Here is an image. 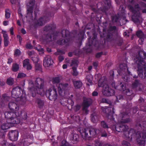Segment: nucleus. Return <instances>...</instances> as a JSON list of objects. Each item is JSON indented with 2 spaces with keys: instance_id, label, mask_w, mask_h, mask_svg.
Wrapping results in <instances>:
<instances>
[{
  "instance_id": "6ab92c4d",
  "label": "nucleus",
  "mask_w": 146,
  "mask_h": 146,
  "mask_svg": "<svg viewBox=\"0 0 146 146\" xmlns=\"http://www.w3.org/2000/svg\"><path fill=\"white\" fill-rule=\"evenodd\" d=\"M137 36L139 38L138 40L139 43L141 45L143 44L144 40V38H145V36L144 34L141 30L137 31L136 33Z\"/></svg>"
},
{
  "instance_id": "72a5a7b5",
  "label": "nucleus",
  "mask_w": 146,
  "mask_h": 146,
  "mask_svg": "<svg viewBox=\"0 0 146 146\" xmlns=\"http://www.w3.org/2000/svg\"><path fill=\"white\" fill-rule=\"evenodd\" d=\"M79 138V136L77 134H72L70 139L72 141H77L78 140Z\"/></svg>"
},
{
  "instance_id": "9b49d317",
  "label": "nucleus",
  "mask_w": 146,
  "mask_h": 146,
  "mask_svg": "<svg viewBox=\"0 0 146 146\" xmlns=\"http://www.w3.org/2000/svg\"><path fill=\"white\" fill-rule=\"evenodd\" d=\"M107 78L106 76L102 77L98 82V86L99 87H102L103 90L102 91H110L111 89L109 87L108 85L106 84Z\"/></svg>"
},
{
  "instance_id": "dca6fc26",
  "label": "nucleus",
  "mask_w": 146,
  "mask_h": 146,
  "mask_svg": "<svg viewBox=\"0 0 146 146\" xmlns=\"http://www.w3.org/2000/svg\"><path fill=\"white\" fill-rule=\"evenodd\" d=\"M53 63V61L50 56L48 55L44 57L43 63L44 66L48 67L52 65Z\"/></svg>"
},
{
  "instance_id": "f257e3e1",
  "label": "nucleus",
  "mask_w": 146,
  "mask_h": 146,
  "mask_svg": "<svg viewBox=\"0 0 146 146\" xmlns=\"http://www.w3.org/2000/svg\"><path fill=\"white\" fill-rule=\"evenodd\" d=\"M135 63L137 65L139 76L146 79V53L142 51L139 52L136 56Z\"/></svg>"
},
{
  "instance_id": "aec40b11",
  "label": "nucleus",
  "mask_w": 146,
  "mask_h": 146,
  "mask_svg": "<svg viewBox=\"0 0 146 146\" xmlns=\"http://www.w3.org/2000/svg\"><path fill=\"white\" fill-rule=\"evenodd\" d=\"M104 3L105 4V5L103 6L102 9V11L104 13H105V14L107 15L106 11H108L110 8L111 6V1L110 0H103Z\"/></svg>"
},
{
  "instance_id": "bf43d9fd",
  "label": "nucleus",
  "mask_w": 146,
  "mask_h": 146,
  "mask_svg": "<svg viewBox=\"0 0 146 146\" xmlns=\"http://www.w3.org/2000/svg\"><path fill=\"white\" fill-rule=\"evenodd\" d=\"M116 29V27L115 26H110L109 27V30L111 31L115 30Z\"/></svg>"
},
{
  "instance_id": "680f3d73",
  "label": "nucleus",
  "mask_w": 146,
  "mask_h": 146,
  "mask_svg": "<svg viewBox=\"0 0 146 146\" xmlns=\"http://www.w3.org/2000/svg\"><path fill=\"white\" fill-rule=\"evenodd\" d=\"M13 59L11 57H9L8 59V61L7 62V64L10 65L13 62Z\"/></svg>"
},
{
  "instance_id": "4be33fe9",
  "label": "nucleus",
  "mask_w": 146,
  "mask_h": 146,
  "mask_svg": "<svg viewBox=\"0 0 146 146\" xmlns=\"http://www.w3.org/2000/svg\"><path fill=\"white\" fill-rule=\"evenodd\" d=\"M84 38V33L82 31L79 32L76 36H74V39H75L77 40V42L80 44H81L82 40Z\"/></svg>"
},
{
  "instance_id": "c756f323",
  "label": "nucleus",
  "mask_w": 146,
  "mask_h": 146,
  "mask_svg": "<svg viewBox=\"0 0 146 146\" xmlns=\"http://www.w3.org/2000/svg\"><path fill=\"white\" fill-rule=\"evenodd\" d=\"M2 102L5 103L10 100V97L7 96L6 94H3L1 98Z\"/></svg>"
},
{
  "instance_id": "f3484780",
  "label": "nucleus",
  "mask_w": 146,
  "mask_h": 146,
  "mask_svg": "<svg viewBox=\"0 0 146 146\" xmlns=\"http://www.w3.org/2000/svg\"><path fill=\"white\" fill-rule=\"evenodd\" d=\"M45 94L50 100L55 101L57 98L56 92H46Z\"/></svg>"
},
{
  "instance_id": "412c9836",
  "label": "nucleus",
  "mask_w": 146,
  "mask_h": 146,
  "mask_svg": "<svg viewBox=\"0 0 146 146\" xmlns=\"http://www.w3.org/2000/svg\"><path fill=\"white\" fill-rule=\"evenodd\" d=\"M69 88V85L67 83H60L58 87V91H67Z\"/></svg>"
},
{
  "instance_id": "58836bf2",
  "label": "nucleus",
  "mask_w": 146,
  "mask_h": 146,
  "mask_svg": "<svg viewBox=\"0 0 146 146\" xmlns=\"http://www.w3.org/2000/svg\"><path fill=\"white\" fill-rule=\"evenodd\" d=\"M60 81V79L59 76L54 77L52 79V82L53 84H58Z\"/></svg>"
},
{
  "instance_id": "49530a36",
  "label": "nucleus",
  "mask_w": 146,
  "mask_h": 146,
  "mask_svg": "<svg viewBox=\"0 0 146 146\" xmlns=\"http://www.w3.org/2000/svg\"><path fill=\"white\" fill-rule=\"evenodd\" d=\"M111 108L110 107H108L104 109L103 110V112L106 113L107 115H109L110 113V111L111 110Z\"/></svg>"
},
{
  "instance_id": "4d7b16f0",
  "label": "nucleus",
  "mask_w": 146,
  "mask_h": 146,
  "mask_svg": "<svg viewBox=\"0 0 146 146\" xmlns=\"http://www.w3.org/2000/svg\"><path fill=\"white\" fill-rule=\"evenodd\" d=\"M103 53L102 52L97 53L96 54V57L97 58H100L103 54Z\"/></svg>"
},
{
  "instance_id": "ddd939ff",
  "label": "nucleus",
  "mask_w": 146,
  "mask_h": 146,
  "mask_svg": "<svg viewBox=\"0 0 146 146\" xmlns=\"http://www.w3.org/2000/svg\"><path fill=\"white\" fill-rule=\"evenodd\" d=\"M49 19L48 17L45 16L41 17L38 20L35 21L34 25L35 26H42L43 25L44 23L48 22Z\"/></svg>"
},
{
  "instance_id": "0eeeda50",
  "label": "nucleus",
  "mask_w": 146,
  "mask_h": 146,
  "mask_svg": "<svg viewBox=\"0 0 146 146\" xmlns=\"http://www.w3.org/2000/svg\"><path fill=\"white\" fill-rule=\"evenodd\" d=\"M56 28V26L54 24H50L46 25L44 29V31L48 33L47 35L48 38L52 40L54 39L56 37L58 36L60 34V32L58 31H55Z\"/></svg>"
},
{
  "instance_id": "423d86ee",
  "label": "nucleus",
  "mask_w": 146,
  "mask_h": 146,
  "mask_svg": "<svg viewBox=\"0 0 146 146\" xmlns=\"http://www.w3.org/2000/svg\"><path fill=\"white\" fill-rule=\"evenodd\" d=\"M29 84L32 85V86L29 88V90L30 91H36L35 90L34 86H35V88L37 90H41L43 91L45 85V82L43 78L39 77H36L35 78L34 83L33 80H31L29 82Z\"/></svg>"
},
{
  "instance_id": "a19ab883",
  "label": "nucleus",
  "mask_w": 146,
  "mask_h": 146,
  "mask_svg": "<svg viewBox=\"0 0 146 146\" xmlns=\"http://www.w3.org/2000/svg\"><path fill=\"white\" fill-rule=\"evenodd\" d=\"M102 93L106 96H113L115 94V92H103Z\"/></svg>"
},
{
  "instance_id": "f704fd0d",
  "label": "nucleus",
  "mask_w": 146,
  "mask_h": 146,
  "mask_svg": "<svg viewBox=\"0 0 146 146\" xmlns=\"http://www.w3.org/2000/svg\"><path fill=\"white\" fill-rule=\"evenodd\" d=\"M36 102L39 108H42L44 105V102L39 99H37L36 100Z\"/></svg>"
},
{
  "instance_id": "7c9ffc66",
  "label": "nucleus",
  "mask_w": 146,
  "mask_h": 146,
  "mask_svg": "<svg viewBox=\"0 0 146 146\" xmlns=\"http://www.w3.org/2000/svg\"><path fill=\"white\" fill-rule=\"evenodd\" d=\"M91 120L93 123L96 122L98 120V117L96 113H93L91 115Z\"/></svg>"
},
{
  "instance_id": "5701e85b",
  "label": "nucleus",
  "mask_w": 146,
  "mask_h": 146,
  "mask_svg": "<svg viewBox=\"0 0 146 146\" xmlns=\"http://www.w3.org/2000/svg\"><path fill=\"white\" fill-rule=\"evenodd\" d=\"M1 33L4 38V43L5 47L7 46L9 44V37L6 31L2 30Z\"/></svg>"
},
{
  "instance_id": "69168bd1",
  "label": "nucleus",
  "mask_w": 146,
  "mask_h": 146,
  "mask_svg": "<svg viewBox=\"0 0 146 146\" xmlns=\"http://www.w3.org/2000/svg\"><path fill=\"white\" fill-rule=\"evenodd\" d=\"M17 39H19L20 44H21L22 41V38L21 36L18 35H17Z\"/></svg>"
},
{
  "instance_id": "cd10ccee",
  "label": "nucleus",
  "mask_w": 146,
  "mask_h": 146,
  "mask_svg": "<svg viewBox=\"0 0 146 146\" xmlns=\"http://www.w3.org/2000/svg\"><path fill=\"white\" fill-rule=\"evenodd\" d=\"M106 36L104 33H103V35H101V37H105ZM106 40L108 41H110L114 39L113 35L112 33L110 32H108L106 35Z\"/></svg>"
},
{
  "instance_id": "a211bd4d",
  "label": "nucleus",
  "mask_w": 146,
  "mask_h": 146,
  "mask_svg": "<svg viewBox=\"0 0 146 146\" xmlns=\"http://www.w3.org/2000/svg\"><path fill=\"white\" fill-rule=\"evenodd\" d=\"M9 139L12 141H16L18 138V132L16 130L12 131L9 133Z\"/></svg>"
},
{
  "instance_id": "864d4df0",
  "label": "nucleus",
  "mask_w": 146,
  "mask_h": 146,
  "mask_svg": "<svg viewBox=\"0 0 146 146\" xmlns=\"http://www.w3.org/2000/svg\"><path fill=\"white\" fill-rule=\"evenodd\" d=\"M123 42V40L122 38H119L117 40V44L119 46H121L122 45Z\"/></svg>"
},
{
  "instance_id": "bb28decb",
  "label": "nucleus",
  "mask_w": 146,
  "mask_h": 146,
  "mask_svg": "<svg viewBox=\"0 0 146 146\" xmlns=\"http://www.w3.org/2000/svg\"><path fill=\"white\" fill-rule=\"evenodd\" d=\"M14 124L7 121V122L3 123L1 125V128L3 130H5L13 126Z\"/></svg>"
},
{
  "instance_id": "20e7f679",
  "label": "nucleus",
  "mask_w": 146,
  "mask_h": 146,
  "mask_svg": "<svg viewBox=\"0 0 146 146\" xmlns=\"http://www.w3.org/2000/svg\"><path fill=\"white\" fill-rule=\"evenodd\" d=\"M126 137L129 140H131L133 138L137 137V141L139 145H143L145 143V139L146 138V132L143 131L140 132H137L136 134L135 131L132 129L130 130L126 134Z\"/></svg>"
},
{
  "instance_id": "a18cd8bd",
  "label": "nucleus",
  "mask_w": 146,
  "mask_h": 146,
  "mask_svg": "<svg viewBox=\"0 0 146 146\" xmlns=\"http://www.w3.org/2000/svg\"><path fill=\"white\" fill-rule=\"evenodd\" d=\"M78 61L77 59H74L72 60L71 65H74V67H78Z\"/></svg>"
},
{
  "instance_id": "603ef678",
  "label": "nucleus",
  "mask_w": 146,
  "mask_h": 146,
  "mask_svg": "<svg viewBox=\"0 0 146 146\" xmlns=\"http://www.w3.org/2000/svg\"><path fill=\"white\" fill-rule=\"evenodd\" d=\"M26 76V75L22 72H19L18 73L17 78H23Z\"/></svg>"
},
{
  "instance_id": "6e6d98bb",
  "label": "nucleus",
  "mask_w": 146,
  "mask_h": 146,
  "mask_svg": "<svg viewBox=\"0 0 146 146\" xmlns=\"http://www.w3.org/2000/svg\"><path fill=\"white\" fill-rule=\"evenodd\" d=\"M103 143L99 140L95 141V145L96 146H102Z\"/></svg>"
},
{
  "instance_id": "a878e982",
  "label": "nucleus",
  "mask_w": 146,
  "mask_h": 146,
  "mask_svg": "<svg viewBox=\"0 0 146 146\" xmlns=\"http://www.w3.org/2000/svg\"><path fill=\"white\" fill-rule=\"evenodd\" d=\"M116 131L118 132L125 131L128 129V126L123 124L117 125L115 127Z\"/></svg>"
},
{
  "instance_id": "052dcab7",
  "label": "nucleus",
  "mask_w": 146,
  "mask_h": 146,
  "mask_svg": "<svg viewBox=\"0 0 146 146\" xmlns=\"http://www.w3.org/2000/svg\"><path fill=\"white\" fill-rule=\"evenodd\" d=\"M139 5H141V7H146V3L143 2H140L139 3Z\"/></svg>"
},
{
  "instance_id": "4c0bfd02",
  "label": "nucleus",
  "mask_w": 146,
  "mask_h": 146,
  "mask_svg": "<svg viewBox=\"0 0 146 146\" xmlns=\"http://www.w3.org/2000/svg\"><path fill=\"white\" fill-rule=\"evenodd\" d=\"M140 81L138 79H135L134 82L132 84V87L133 88H137L139 85Z\"/></svg>"
},
{
  "instance_id": "393cba45",
  "label": "nucleus",
  "mask_w": 146,
  "mask_h": 146,
  "mask_svg": "<svg viewBox=\"0 0 146 146\" xmlns=\"http://www.w3.org/2000/svg\"><path fill=\"white\" fill-rule=\"evenodd\" d=\"M9 108L10 110L13 111H17L19 109V106L13 102H10L9 104Z\"/></svg>"
},
{
  "instance_id": "f8f14e48",
  "label": "nucleus",
  "mask_w": 146,
  "mask_h": 146,
  "mask_svg": "<svg viewBox=\"0 0 146 146\" xmlns=\"http://www.w3.org/2000/svg\"><path fill=\"white\" fill-rule=\"evenodd\" d=\"M92 100L90 98L85 97L83 98V102L82 105L83 107L82 110L86 114H87L89 111L88 110V108L92 104Z\"/></svg>"
},
{
  "instance_id": "de8ad7c7",
  "label": "nucleus",
  "mask_w": 146,
  "mask_h": 146,
  "mask_svg": "<svg viewBox=\"0 0 146 146\" xmlns=\"http://www.w3.org/2000/svg\"><path fill=\"white\" fill-rule=\"evenodd\" d=\"M11 13L9 10V9H7L5 10V18L8 19L10 17Z\"/></svg>"
},
{
  "instance_id": "2f4dec72",
  "label": "nucleus",
  "mask_w": 146,
  "mask_h": 146,
  "mask_svg": "<svg viewBox=\"0 0 146 146\" xmlns=\"http://www.w3.org/2000/svg\"><path fill=\"white\" fill-rule=\"evenodd\" d=\"M74 86L76 88H80L82 86V82L80 81H76L74 82Z\"/></svg>"
},
{
  "instance_id": "2eb2a0df",
  "label": "nucleus",
  "mask_w": 146,
  "mask_h": 146,
  "mask_svg": "<svg viewBox=\"0 0 146 146\" xmlns=\"http://www.w3.org/2000/svg\"><path fill=\"white\" fill-rule=\"evenodd\" d=\"M112 85L116 90H119L120 91H125L126 90V85L124 83L120 82L118 85H116L114 82H113Z\"/></svg>"
},
{
  "instance_id": "1a4fd4ad",
  "label": "nucleus",
  "mask_w": 146,
  "mask_h": 146,
  "mask_svg": "<svg viewBox=\"0 0 146 146\" xmlns=\"http://www.w3.org/2000/svg\"><path fill=\"white\" fill-rule=\"evenodd\" d=\"M4 115L5 118L7 119V122L14 124H17L19 123L18 117L19 114L18 113L6 111Z\"/></svg>"
},
{
  "instance_id": "c03bdc74",
  "label": "nucleus",
  "mask_w": 146,
  "mask_h": 146,
  "mask_svg": "<svg viewBox=\"0 0 146 146\" xmlns=\"http://www.w3.org/2000/svg\"><path fill=\"white\" fill-rule=\"evenodd\" d=\"M29 60V59H26L23 62V66L24 68H26V66L30 64Z\"/></svg>"
},
{
  "instance_id": "8fccbe9b",
  "label": "nucleus",
  "mask_w": 146,
  "mask_h": 146,
  "mask_svg": "<svg viewBox=\"0 0 146 146\" xmlns=\"http://www.w3.org/2000/svg\"><path fill=\"white\" fill-rule=\"evenodd\" d=\"M72 69L73 71V73L72 74L74 76H77L78 74V73L77 71V68L76 67H73Z\"/></svg>"
},
{
  "instance_id": "0e129e2a",
  "label": "nucleus",
  "mask_w": 146,
  "mask_h": 146,
  "mask_svg": "<svg viewBox=\"0 0 146 146\" xmlns=\"http://www.w3.org/2000/svg\"><path fill=\"white\" fill-rule=\"evenodd\" d=\"M68 143L66 141L63 140L62 142V144L60 146H67Z\"/></svg>"
},
{
  "instance_id": "13d9d810",
  "label": "nucleus",
  "mask_w": 146,
  "mask_h": 146,
  "mask_svg": "<svg viewBox=\"0 0 146 146\" xmlns=\"http://www.w3.org/2000/svg\"><path fill=\"white\" fill-rule=\"evenodd\" d=\"M122 144L123 146H130V143L125 141H123Z\"/></svg>"
},
{
  "instance_id": "e2e57ef3",
  "label": "nucleus",
  "mask_w": 146,
  "mask_h": 146,
  "mask_svg": "<svg viewBox=\"0 0 146 146\" xmlns=\"http://www.w3.org/2000/svg\"><path fill=\"white\" fill-rule=\"evenodd\" d=\"M26 46L27 48L29 49H31L33 48V46L30 43L27 44H26Z\"/></svg>"
},
{
  "instance_id": "338daca9",
  "label": "nucleus",
  "mask_w": 146,
  "mask_h": 146,
  "mask_svg": "<svg viewBox=\"0 0 146 146\" xmlns=\"http://www.w3.org/2000/svg\"><path fill=\"white\" fill-rule=\"evenodd\" d=\"M102 102L104 103L109 104V103L110 102V101L108 100H107L105 98H104L102 99Z\"/></svg>"
},
{
  "instance_id": "79ce46f5",
  "label": "nucleus",
  "mask_w": 146,
  "mask_h": 146,
  "mask_svg": "<svg viewBox=\"0 0 146 146\" xmlns=\"http://www.w3.org/2000/svg\"><path fill=\"white\" fill-rule=\"evenodd\" d=\"M101 125L104 129H108L109 127L107 123L104 121H102L101 122Z\"/></svg>"
},
{
  "instance_id": "4468645a",
  "label": "nucleus",
  "mask_w": 146,
  "mask_h": 146,
  "mask_svg": "<svg viewBox=\"0 0 146 146\" xmlns=\"http://www.w3.org/2000/svg\"><path fill=\"white\" fill-rule=\"evenodd\" d=\"M35 3V0H31L30 1L29 5L30 6L28 8L27 11V15L28 17H33V13L34 6Z\"/></svg>"
},
{
  "instance_id": "37998d69",
  "label": "nucleus",
  "mask_w": 146,
  "mask_h": 146,
  "mask_svg": "<svg viewBox=\"0 0 146 146\" xmlns=\"http://www.w3.org/2000/svg\"><path fill=\"white\" fill-rule=\"evenodd\" d=\"M21 51L20 50L17 49L14 51V55L15 56H19L21 54Z\"/></svg>"
},
{
  "instance_id": "6e6552de",
  "label": "nucleus",
  "mask_w": 146,
  "mask_h": 146,
  "mask_svg": "<svg viewBox=\"0 0 146 146\" xmlns=\"http://www.w3.org/2000/svg\"><path fill=\"white\" fill-rule=\"evenodd\" d=\"M61 34L64 38H60L57 41V44L59 45H63L64 47H67L69 44L70 33L67 29H62Z\"/></svg>"
},
{
  "instance_id": "c9c22d12",
  "label": "nucleus",
  "mask_w": 146,
  "mask_h": 146,
  "mask_svg": "<svg viewBox=\"0 0 146 146\" xmlns=\"http://www.w3.org/2000/svg\"><path fill=\"white\" fill-rule=\"evenodd\" d=\"M14 79L11 77H9L8 78L6 81L7 84L9 86H12L14 84Z\"/></svg>"
},
{
  "instance_id": "7ed1b4c3",
  "label": "nucleus",
  "mask_w": 146,
  "mask_h": 146,
  "mask_svg": "<svg viewBox=\"0 0 146 146\" xmlns=\"http://www.w3.org/2000/svg\"><path fill=\"white\" fill-rule=\"evenodd\" d=\"M117 72L119 75L122 76L123 80L125 82L130 81L132 77L136 79L139 76L138 72L137 75L132 74L128 70L127 65L125 63L121 64L119 65Z\"/></svg>"
},
{
  "instance_id": "3c124183",
  "label": "nucleus",
  "mask_w": 146,
  "mask_h": 146,
  "mask_svg": "<svg viewBox=\"0 0 146 146\" xmlns=\"http://www.w3.org/2000/svg\"><path fill=\"white\" fill-rule=\"evenodd\" d=\"M20 117L21 118L23 119H26L27 118V115L26 112H23L21 113L19 116L18 117Z\"/></svg>"
},
{
  "instance_id": "f03ea898",
  "label": "nucleus",
  "mask_w": 146,
  "mask_h": 146,
  "mask_svg": "<svg viewBox=\"0 0 146 146\" xmlns=\"http://www.w3.org/2000/svg\"><path fill=\"white\" fill-rule=\"evenodd\" d=\"M79 130L82 137L85 139L93 137L100 134V133L102 137H106L107 136L106 132L102 128L99 129L93 128L86 129L81 127L80 128Z\"/></svg>"
},
{
  "instance_id": "e433bc0d",
  "label": "nucleus",
  "mask_w": 146,
  "mask_h": 146,
  "mask_svg": "<svg viewBox=\"0 0 146 146\" xmlns=\"http://www.w3.org/2000/svg\"><path fill=\"white\" fill-rule=\"evenodd\" d=\"M35 70L36 72L41 71L42 70V65L39 63H36L35 65Z\"/></svg>"
},
{
  "instance_id": "b1692460",
  "label": "nucleus",
  "mask_w": 146,
  "mask_h": 146,
  "mask_svg": "<svg viewBox=\"0 0 146 146\" xmlns=\"http://www.w3.org/2000/svg\"><path fill=\"white\" fill-rule=\"evenodd\" d=\"M128 114L125 113L123 112L121 114V116H122V119L119 121V123H126L130 121V119L129 118H126L128 117Z\"/></svg>"
},
{
  "instance_id": "c85d7f7f",
  "label": "nucleus",
  "mask_w": 146,
  "mask_h": 146,
  "mask_svg": "<svg viewBox=\"0 0 146 146\" xmlns=\"http://www.w3.org/2000/svg\"><path fill=\"white\" fill-rule=\"evenodd\" d=\"M92 78V76L90 74H88L86 76V81L87 82V85L90 86V85H92L93 84Z\"/></svg>"
},
{
  "instance_id": "9d476101",
  "label": "nucleus",
  "mask_w": 146,
  "mask_h": 146,
  "mask_svg": "<svg viewBox=\"0 0 146 146\" xmlns=\"http://www.w3.org/2000/svg\"><path fill=\"white\" fill-rule=\"evenodd\" d=\"M97 35L94 33L92 39L90 38L88 39V42L87 45L89 47L93 46L97 49L100 48L102 44L99 43V42L97 40Z\"/></svg>"
},
{
  "instance_id": "09e8293b",
  "label": "nucleus",
  "mask_w": 146,
  "mask_h": 146,
  "mask_svg": "<svg viewBox=\"0 0 146 146\" xmlns=\"http://www.w3.org/2000/svg\"><path fill=\"white\" fill-rule=\"evenodd\" d=\"M24 91L23 90H22V89L21 87L17 86L15 87H14L11 91Z\"/></svg>"
},
{
  "instance_id": "39448f33",
  "label": "nucleus",
  "mask_w": 146,
  "mask_h": 146,
  "mask_svg": "<svg viewBox=\"0 0 146 146\" xmlns=\"http://www.w3.org/2000/svg\"><path fill=\"white\" fill-rule=\"evenodd\" d=\"M130 3L134 5V7L132 5L129 6V10L133 14L132 16V20L135 23H137L142 18L141 14L139 12L140 9L139 5L138 3L135 4L134 0H131Z\"/></svg>"
},
{
  "instance_id": "ea45409f",
  "label": "nucleus",
  "mask_w": 146,
  "mask_h": 146,
  "mask_svg": "<svg viewBox=\"0 0 146 146\" xmlns=\"http://www.w3.org/2000/svg\"><path fill=\"white\" fill-rule=\"evenodd\" d=\"M119 17L116 15L111 16V19L112 22L116 23L117 22L119 19Z\"/></svg>"
},
{
  "instance_id": "774afa93",
  "label": "nucleus",
  "mask_w": 146,
  "mask_h": 146,
  "mask_svg": "<svg viewBox=\"0 0 146 146\" xmlns=\"http://www.w3.org/2000/svg\"><path fill=\"white\" fill-rule=\"evenodd\" d=\"M64 58L63 56L60 55L58 57V60L60 62H61L64 60Z\"/></svg>"
},
{
  "instance_id": "473e14b6",
  "label": "nucleus",
  "mask_w": 146,
  "mask_h": 146,
  "mask_svg": "<svg viewBox=\"0 0 146 146\" xmlns=\"http://www.w3.org/2000/svg\"><path fill=\"white\" fill-rule=\"evenodd\" d=\"M19 64L17 63H15L13 64L12 70L14 72H17L19 70Z\"/></svg>"
},
{
  "instance_id": "5fc2aeb1",
  "label": "nucleus",
  "mask_w": 146,
  "mask_h": 146,
  "mask_svg": "<svg viewBox=\"0 0 146 146\" xmlns=\"http://www.w3.org/2000/svg\"><path fill=\"white\" fill-rule=\"evenodd\" d=\"M31 59L34 63H35V64L37 63L38 61V58L37 56H36V57L35 56H32L31 57Z\"/></svg>"
}]
</instances>
